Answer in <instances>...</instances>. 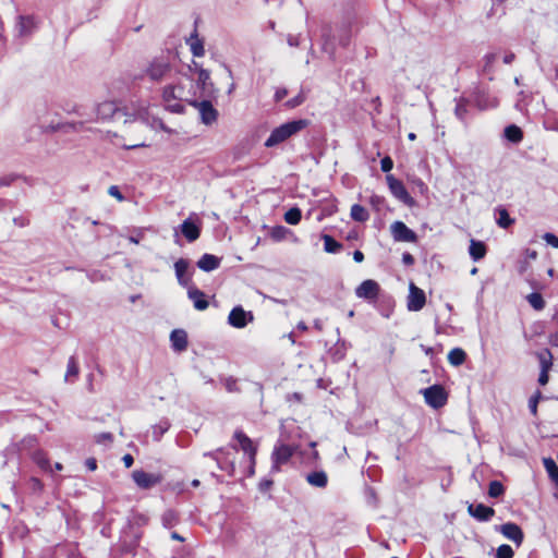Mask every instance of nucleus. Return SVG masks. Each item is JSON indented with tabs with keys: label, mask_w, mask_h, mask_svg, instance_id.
<instances>
[{
	"label": "nucleus",
	"mask_w": 558,
	"mask_h": 558,
	"mask_svg": "<svg viewBox=\"0 0 558 558\" xmlns=\"http://www.w3.org/2000/svg\"><path fill=\"white\" fill-rule=\"evenodd\" d=\"M162 99L168 110L174 113H182L184 110L182 102L192 104L195 99L192 80L184 76L179 78L174 84L165 86Z\"/></svg>",
	"instance_id": "nucleus-1"
},
{
	"label": "nucleus",
	"mask_w": 558,
	"mask_h": 558,
	"mask_svg": "<svg viewBox=\"0 0 558 558\" xmlns=\"http://www.w3.org/2000/svg\"><path fill=\"white\" fill-rule=\"evenodd\" d=\"M118 113H120L118 105L114 101L106 100L95 106L90 113L81 112L80 117H82L83 120L72 122L70 125L75 131H82L84 130L85 123L107 121Z\"/></svg>",
	"instance_id": "nucleus-2"
},
{
	"label": "nucleus",
	"mask_w": 558,
	"mask_h": 558,
	"mask_svg": "<svg viewBox=\"0 0 558 558\" xmlns=\"http://www.w3.org/2000/svg\"><path fill=\"white\" fill-rule=\"evenodd\" d=\"M307 125L308 121L305 119L286 122L271 131L264 145L267 148L276 147L304 130Z\"/></svg>",
	"instance_id": "nucleus-3"
},
{
	"label": "nucleus",
	"mask_w": 558,
	"mask_h": 558,
	"mask_svg": "<svg viewBox=\"0 0 558 558\" xmlns=\"http://www.w3.org/2000/svg\"><path fill=\"white\" fill-rule=\"evenodd\" d=\"M172 66L166 57H156L151 59L144 69L146 75L151 82L159 83L170 74Z\"/></svg>",
	"instance_id": "nucleus-4"
},
{
	"label": "nucleus",
	"mask_w": 558,
	"mask_h": 558,
	"mask_svg": "<svg viewBox=\"0 0 558 558\" xmlns=\"http://www.w3.org/2000/svg\"><path fill=\"white\" fill-rule=\"evenodd\" d=\"M425 402L433 409L442 408L447 403L448 395L441 385H433L421 390Z\"/></svg>",
	"instance_id": "nucleus-5"
},
{
	"label": "nucleus",
	"mask_w": 558,
	"mask_h": 558,
	"mask_svg": "<svg viewBox=\"0 0 558 558\" xmlns=\"http://www.w3.org/2000/svg\"><path fill=\"white\" fill-rule=\"evenodd\" d=\"M386 181L390 193L401 203L409 207L415 205L414 198L409 194L402 181L395 178L392 174L386 175Z\"/></svg>",
	"instance_id": "nucleus-6"
},
{
	"label": "nucleus",
	"mask_w": 558,
	"mask_h": 558,
	"mask_svg": "<svg viewBox=\"0 0 558 558\" xmlns=\"http://www.w3.org/2000/svg\"><path fill=\"white\" fill-rule=\"evenodd\" d=\"M298 450V447L294 445H287L283 442H278L274 451L271 453L272 466L274 471H279L282 464H286L293 453Z\"/></svg>",
	"instance_id": "nucleus-7"
},
{
	"label": "nucleus",
	"mask_w": 558,
	"mask_h": 558,
	"mask_svg": "<svg viewBox=\"0 0 558 558\" xmlns=\"http://www.w3.org/2000/svg\"><path fill=\"white\" fill-rule=\"evenodd\" d=\"M132 110V112H128L125 114L133 116L135 119H138L142 122L149 124L154 129H161L163 131L169 132L168 128L165 126L163 122L160 119L154 117L150 118L148 106H146L145 104H141Z\"/></svg>",
	"instance_id": "nucleus-8"
},
{
	"label": "nucleus",
	"mask_w": 558,
	"mask_h": 558,
	"mask_svg": "<svg viewBox=\"0 0 558 558\" xmlns=\"http://www.w3.org/2000/svg\"><path fill=\"white\" fill-rule=\"evenodd\" d=\"M426 303L425 292L416 287L413 282L409 286V294L407 298V307L410 312L421 311Z\"/></svg>",
	"instance_id": "nucleus-9"
},
{
	"label": "nucleus",
	"mask_w": 558,
	"mask_h": 558,
	"mask_svg": "<svg viewBox=\"0 0 558 558\" xmlns=\"http://www.w3.org/2000/svg\"><path fill=\"white\" fill-rule=\"evenodd\" d=\"M390 232L395 241L397 242H416V233L407 227L402 221H395L390 226Z\"/></svg>",
	"instance_id": "nucleus-10"
},
{
	"label": "nucleus",
	"mask_w": 558,
	"mask_h": 558,
	"mask_svg": "<svg viewBox=\"0 0 558 558\" xmlns=\"http://www.w3.org/2000/svg\"><path fill=\"white\" fill-rule=\"evenodd\" d=\"M132 478L142 489H149L160 484L162 481V476L160 474L147 473L143 470L133 471Z\"/></svg>",
	"instance_id": "nucleus-11"
},
{
	"label": "nucleus",
	"mask_w": 558,
	"mask_h": 558,
	"mask_svg": "<svg viewBox=\"0 0 558 558\" xmlns=\"http://www.w3.org/2000/svg\"><path fill=\"white\" fill-rule=\"evenodd\" d=\"M252 312H246L242 306H235L228 316V323L234 328H244L248 323L253 322Z\"/></svg>",
	"instance_id": "nucleus-12"
},
{
	"label": "nucleus",
	"mask_w": 558,
	"mask_h": 558,
	"mask_svg": "<svg viewBox=\"0 0 558 558\" xmlns=\"http://www.w3.org/2000/svg\"><path fill=\"white\" fill-rule=\"evenodd\" d=\"M191 105L198 109L201 120L204 124L209 125L217 120L218 111L214 108L209 100L197 102L196 99H194Z\"/></svg>",
	"instance_id": "nucleus-13"
},
{
	"label": "nucleus",
	"mask_w": 558,
	"mask_h": 558,
	"mask_svg": "<svg viewBox=\"0 0 558 558\" xmlns=\"http://www.w3.org/2000/svg\"><path fill=\"white\" fill-rule=\"evenodd\" d=\"M190 263L187 259L180 258L174 263L175 277L180 286L189 288L191 286L192 274L189 271Z\"/></svg>",
	"instance_id": "nucleus-14"
},
{
	"label": "nucleus",
	"mask_w": 558,
	"mask_h": 558,
	"mask_svg": "<svg viewBox=\"0 0 558 558\" xmlns=\"http://www.w3.org/2000/svg\"><path fill=\"white\" fill-rule=\"evenodd\" d=\"M379 284L372 279L364 280L355 290V294L361 299L374 300L378 296Z\"/></svg>",
	"instance_id": "nucleus-15"
},
{
	"label": "nucleus",
	"mask_w": 558,
	"mask_h": 558,
	"mask_svg": "<svg viewBox=\"0 0 558 558\" xmlns=\"http://www.w3.org/2000/svg\"><path fill=\"white\" fill-rule=\"evenodd\" d=\"M499 532L508 539L520 546L523 542L524 535L521 527L512 522L505 523L498 527Z\"/></svg>",
	"instance_id": "nucleus-16"
},
{
	"label": "nucleus",
	"mask_w": 558,
	"mask_h": 558,
	"mask_svg": "<svg viewBox=\"0 0 558 558\" xmlns=\"http://www.w3.org/2000/svg\"><path fill=\"white\" fill-rule=\"evenodd\" d=\"M233 437L239 442L244 453L248 454L250 461L254 463L257 449L253 445V441L242 430H235Z\"/></svg>",
	"instance_id": "nucleus-17"
},
{
	"label": "nucleus",
	"mask_w": 558,
	"mask_h": 558,
	"mask_svg": "<svg viewBox=\"0 0 558 558\" xmlns=\"http://www.w3.org/2000/svg\"><path fill=\"white\" fill-rule=\"evenodd\" d=\"M468 512L470 515L478 521H488L495 514V510L492 507L485 506L484 504L469 505Z\"/></svg>",
	"instance_id": "nucleus-18"
},
{
	"label": "nucleus",
	"mask_w": 558,
	"mask_h": 558,
	"mask_svg": "<svg viewBox=\"0 0 558 558\" xmlns=\"http://www.w3.org/2000/svg\"><path fill=\"white\" fill-rule=\"evenodd\" d=\"M187 295L189 299L193 301L194 307L198 311H204L208 307V302L205 299L204 292H202L199 289L195 288L194 286H190L187 288Z\"/></svg>",
	"instance_id": "nucleus-19"
},
{
	"label": "nucleus",
	"mask_w": 558,
	"mask_h": 558,
	"mask_svg": "<svg viewBox=\"0 0 558 558\" xmlns=\"http://www.w3.org/2000/svg\"><path fill=\"white\" fill-rule=\"evenodd\" d=\"M195 69L197 72V87L202 89L205 94H210L213 92V82L210 81V73L202 68H197L195 64Z\"/></svg>",
	"instance_id": "nucleus-20"
},
{
	"label": "nucleus",
	"mask_w": 558,
	"mask_h": 558,
	"mask_svg": "<svg viewBox=\"0 0 558 558\" xmlns=\"http://www.w3.org/2000/svg\"><path fill=\"white\" fill-rule=\"evenodd\" d=\"M173 350L181 352L187 347V335L183 329H174L170 335Z\"/></svg>",
	"instance_id": "nucleus-21"
},
{
	"label": "nucleus",
	"mask_w": 558,
	"mask_h": 558,
	"mask_svg": "<svg viewBox=\"0 0 558 558\" xmlns=\"http://www.w3.org/2000/svg\"><path fill=\"white\" fill-rule=\"evenodd\" d=\"M181 232L189 242H194L199 238L201 229L193 221L186 219L181 225Z\"/></svg>",
	"instance_id": "nucleus-22"
},
{
	"label": "nucleus",
	"mask_w": 558,
	"mask_h": 558,
	"mask_svg": "<svg viewBox=\"0 0 558 558\" xmlns=\"http://www.w3.org/2000/svg\"><path fill=\"white\" fill-rule=\"evenodd\" d=\"M219 266L220 258L211 254H204L197 262V267L204 271H213Z\"/></svg>",
	"instance_id": "nucleus-23"
},
{
	"label": "nucleus",
	"mask_w": 558,
	"mask_h": 558,
	"mask_svg": "<svg viewBox=\"0 0 558 558\" xmlns=\"http://www.w3.org/2000/svg\"><path fill=\"white\" fill-rule=\"evenodd\" d=\"M36 28V22L32 16H20L17 23V32L22 37L29 36Z\"/></svg>",
	"instance_id": "nucleus-24"
},
{
	"label": "nucleus",
	"mask_w": 558,
	"mask_h": 558,
	"mask_svg": "<svg viewBox=\"0 0 558 558\" xmlns=\"http://www.w3.org/2000/svg\"><path fill=\"white\" fill-rule=\"evenodd\" d=\"M487 252L486 245L482 241L472 239L470 241L469 254L474 262H477L485 257Z\"/></svg>",
	"instance_id": "nucleus-25"
},
{
	"label": "nucleus",
	"mask_w": 558,
	"mask_h": 558,
	"mask_svg": "<svg viewBox=\"0 0 558 558\" xmlns=\"http://www.w3.org/2000/svg\"><path fill=\"white\" fill-rule=\"evenodd\" d=\"M306 481L312 486L324 488L328 483V477L324 471H315L307 474Z\"/></svg>",
	"instance_id": "nucleus-26"
},
{
	"label": "nucleus",
	"mask_w": 558,
	"mask_h": 558,
	"mask_svg": "<svg viewBox=\"0 0 558 558\" xmlns=\"http://www.w3.org/2000/svg\"><path fill=\"white\" fill-rule=\"evenodd\" d=\"M80 373L77 361L74 356H71L68 361L66 373L64 376L65 381L73 383L77 378Z\"/></svg>",
	"instance_id": "nucleus-27"
},
{
	"label": "nucleus",
	"mask_w": 558,
	"mask_h": 558,
	"mask_svg": "<svg viewBox=\"0 0 558 558\" xmlns=\"http://www.w3.org/2000/svg\"><path fill=\"white\" fill-rule=\"evenodd\" d=\"M505 137L512 143H519L523 138V133L519 126L511 124L505 129Z\"/></svg>",
	"instance_id": "nucleus-28"
},
{
	"label": "nucleus",
	"mask_w": 558,
	"mask_h": 558,
	"mask_svg": "<svg viewBox=\"0 0 558 558\" xmlns=\"http://www.w3.org/2000/svg\"><path fill=\"white\" fill-rule=\"evenodd\" d=\"M350 216H351V218L353 220L359 221V222H364L369 217V215H368L367 210L365 209V207H363L360 204H354L351 207Z\"/></svg>",
	"instance_id": "nucleus-29"
},
{
	"label": "nucleus",
	"mask_w": 558,
	"mask_h": 558,
	"mask_svg": "<svg viewBox=\"0 0 558 558\" xmlns=\"http://www.w3.org/2000/svg\"><path fill=\"white\" fill-rule=\"evenodd\" d=\"M187 44L190 45L191 51L193 56L195 57H203L205 53L203 41L196 36L193 35L187 40Z\"/></svg>",
	"instance_id": "nucleus-30"
},
{
	"label": "nucleus",
	"mask_w": 558,
	"mask_h": 558,
	"mask_svg": "<svg viewBox=\"0 0 558 558\" xmlns=\"http://www.w3.org/2000/svg\"><path fill=\"white\" fill-rule=\"evenodd\" d=\"M544 468L548 473L549 477L555 482L558 486V466L556 462L551 458H545L543 460Z\"/></svg>",
	"instance_id": "nucleus-31"
},
{
	"label": "nucleus",
	"mask_w": 558,
	"mask_h": 558,
	"mask_svg": "<svg viewBox=\"0 0 558 558\" xmlns=\"http://www.w3.org/2000/svg\"><path fill=\"white\" fill-rule=\"evenodd\" d=\"M466 354L462 349L454 348L448 354V361L454 366L461 365L465 361Z\"/></svg>",
	"instance_id": "nucleus-32"
},
{
	"label": "nucleus",
	"mask_w": 558,
	"mask_h": 558,
	"mask_svg": "<svg viewBox=\"0 0 558 558\" xmlns=\"http://www.w3.org/2000/svg\"><path fill=\"white\" fill-rule=\"evenodd\" d=\"M496 213L498 215L497 225L500 228L506 229L514 222V220L512 218H510L506 208L499 207L496 209Z\"/></svg>",
	"instance_id": "nucleus-33"
},
{
	"label": "nucleus",
	"mask_w": 558,
	"mask_h": 558,
	"mask_svg": "<svg viewBox=\"0 0 558 558\" xmlns=\"http://www.w3.org/2000/svg\"><path fill=\"white\" fill-rule=\"evenodd\" d=\"M220 454H228V449H225V448H219L213 452H206L204 453V457H210L213 458L216 462H217V465L220 470H226L227 466V461L226 460H222L220 458Z\"/></svg>",
	"instance_id": "nucleus-34"
},
{
	"label": "nucleus",
	"mask_w": 558,
	"mask_h": 558,
	"mask_svg": "<svg viewBox=\"0 0 558 558\" xmlns=\"http://www.w3.org/2000/svg\"><path fill=\"white\" fill-rule=\"evenodd\" d=\"M323 240L325 251L328 253H337L342 247V245L339 242H337L332 236L328 234L323 235Z\"/></svg>",
	"instance_id": "nucleus-35"
},
{
	"label": "nucleus",
	"mask_w": 558,
	"mask_h": 558,
	"mask_svg": "<svg viewBox=\"0 0 558 558\" xmlns=\"http://www.w3.org/2000/svg\"><path fill=\"white\" fill-rule=\"evenodd\" d=\"M454 114L460 121H464L468 114V100L459 98L456 104Z\"/></svg>",
	"instance_id": "nucleus-36"
},
{
	"label": "nucleus",
	"mask_w": 558,
	"mask_h": 558,
	"mask_svg": "<svg viewBox=\"0 0 558 558\" xmlns=\"http://www.w3.org/2000/svg\"><path fill=\"white\" fill-rule=\"evenodd\" d=\"M301 218H302V213H301L300 208H298V207L290 208L284 214V220L289 225H293V226L298 225L300 222Z\"/></svg>",
	"instance_id": "nucleus-37"
},
{
	"label": "nucleus",
	"mask_w": 558,
	"mask_h": 558,
	"mask_svg": "<svg viewBox=\"0 0 558 558\" xmlns=\"http://www.w3.org/2000/svg\"><path fill=\"white\" fill-rule=\"evenodd\" d=\"M34 462L44 471H51L49 459L41 451H37L33 456Z\"/></svg>",
	"instance_id": "nucleus-38"
},
{
	"label": "nucleus",
	"mask_w": 558,
	"mask_h": 558,
	"mask_svg": "<svg viewBox=\"0 0 558 558\" xmlns=\"http://www.w3.org/2000/svg\"><path fill=\"white\" fill-rule=\"evenodd\" d=\"M527 301H529L530 305L537 311H541L545 307V301H544L543 296L537 292H533V293L529 294Z\"/></svg>",
	"instance_id": "nucleus-39"
},
{
	"label": "nucleus",
	"mask_w": 558,
	"mask_h": 558,
	"mask_svg": "<svg viewBox=\"0 0 558 558\" xmlns=\"http://www.w3.org/2000/svg\"><path fill=\"white\" fill-rule=\"evenodd\" d=\"M170 423L167 420L160 421L153 427L154 437L159 440L160 437L169 429Z\"/></svg>",
	"instance_id": "nucleus-40"
},
{
	"label": "nucleus",
	"mask_w": 558,
	"mask_h": 558,
	"mask_svg": "<svg viewBox=\"0 0 558 558\" xmlns=\"http://www.w3.org/2000/svg\"><path fill=\"white\" fill-rule=\"evenodd\" d=\"M161 521H162L163 526L172 527L178 522L177 513L174 511H172V510H167L162 514Z\"/></svg>",
	"instance_id": "nucleus-41"
},
{
	"label": "nucleus",
	"mask_w": 558,
	"mask_h": 558,
	"mask_svg": "<svg viewBox=\"0 0 558 558\" xmlns=\"http://www.w3.org/2000/svg\"><path fill=\"white\" fill-rule=\"evenodd\" d=\"M221 381L228 392H239L240 391L236 378L229 376V377L222 378Z\"/></svg>",
	"instance_id": "nucleus-42"
},
{
	"label": "nucleus",
	"mask_w": 558,
	"mask_h": 558,
	"mask_svg": "<svg viewBox=\"0 0 558 558\" xmlns=\"http://www.w3.org/2000/svg\"><path fill=\"white\" fill-rule=\"evenodd\" d=\"M504 494V486L498 481H493L489 483L488 495L490 497L497 498Z\"/></svg>",
	"instance_id": "nucleus-43"
},
{
	"label": "nucleus",
	"mask_w": 558,
	"mask_h": 558,
	"mask_svg": "<svg viewBox=\"0 0 558 558\" xmlns=\"http://www.w3.org/2000/svg\"><path fill=\"white\" fill-rule=\"evenodd\" d=\"M513 555L512 548L507 544L500 545L496 551V558H512Z\"/></svg>",
	"instance_id": "nucleus-44"
},
{
	"label": "nucleus",
	"mask_w": 558,
	"mask_h": 558,
	"mask_svg": "<svg viewBox=\"0 0 558 558\" xmlns=\"http://www.w3.org/2000/svg\"><path fill=\"white\" fill-rule=\"evenodd\" d=\"M539 363H541V369H546L547 372L551 367V354L549 351H546L544 353L539 354Z\"/></svg>",
	"instance_id": "nucleus-45"
},
{
	"label": "nucleus",
	"mask_w": 558,
	"mask_h": 558,
	"mask_svg": "<svg viewBox=\"0 0 558 558\" xmlns=\"http://www.w3.org/2000/svg\"><path fill=\"white\" fill-rule=\"evenodd\" d=\"M288 232V229L282 227V226H277V227H274L270 231V236L276 240V241H280L282 239H284L286 234Z\"/></svg>",
	"instance_id": "nucleus-46"
},
{
	"label": "nucleus",
	"mask_w": 558,
	"mask_h": 558,
	"mask_svg": "<svg viewBox=\"0 0 558 558\" xmlns=\"http://www.w3.org/2000/svg\"><path fill=\"white\" fill-rule=\"evenodd\" d=\"M380 168L384 172H389L393 168V161L389 156H386L380 161Z\"/></svg>",
	"instance_id": "nucleus-47"
},
{
	"label": "nucleus",
	"mask_w": 558,
	"mask_h": 558,
	"mask_svg": "<svg viewBox=\"0 0 558 558\" xmlns=\"http://www.w3.org/2000/svg\"><path fill=\"white\" fill-rule=\"evenodd\" d=\"M543 239L547 244L558 248V238L554 233L547 232L543 235Z\"/></svg>",
	"instance_id": "nucleus-48"
},
{
	"label": "nucleus",
	"mask_w": 558,
	"mask_h": 558,
	"mask_svg": "<svg viewBox=\"0 0 558 558\" xmlns=\"http://www.w3.org/2000/svg\"><path fill=\"white\" fill-rule=\"evenodd\" d=\"M304 102V96L299 94L298 96L291 98L287 101V106L289 108H295Z\"/></svg>",
	"instance_id": "nucleus-49"
},
{
	"label": "nucleus",
	"mask_w": 558,
	"mask_h": 558,
	"mask_svg": "<svg viewBox=\"0 0 558 558\" xmlns=\"http://www.w3.org/2000/svg\"><path fill=\"white\" fill-rule=\"evenodd\" d=\"M95 438L98 444H104V442H111L113 439V436L110 433H100V434L96 435Z\"/></svg>",
	"instance_id": "nucleus-50"
},
{
	"label": "nucleus",
	"mask_w": 558,
	"mask_h": 558,
	"mask_svg": "<svg viewBox=\"0 0 558 558\" xmlns=\"http://www.w3.org/2000/svg\"><path fill=\"white\" fill-rule=\"evenodd\" d=\"M109 195L116 197L118 201H123L124 197L121 194L119 187L117 185H111L108 190Z\"/></svg>",
	"instance_id": "nucleus-51"
},
{
	"label": "nucleus",
	"mask_w": 558,
	"mask_h": 558,
	"mask_svg": "<svg viewBox=\"0 0 558 558\" xmlns=\"http://www.w3.org/2000/svg\"><path fill=\"white\" fill-rule=\"evenodd\" d=\"M15 178L16 177L13 174H8L0 178V186H9L15 180Z\"/></svg>",
	"instance_id": "nucleus-52"
},
{
	"label": "nucleus",
	"mask_w": 558,
	"mask_h": 558,
	"mask_svg": "<svg viewBox=\"0 0 558 558\" xmlns=\"http://www.w3.org/2000/svg\"><path fill=\"white\" fill-rule=\"evenodd\" d=\"M548 372L546 369H541L539 376H538V383L542 386H545L548 383Z\"/></svg>",
	"instance_id": "nucleus-53"
},
{
	"label": "nucleus",
	"mask_w": 558,
	"mask_h": 558,
	"mask_svg": "<svg viewBox=\"0 0 558 558\" xmlns=\"http://www.w3.org/2000/svg\"><path fill=\"white\" fill-rule=\"evenodd\" d=\"M339 43L343 47L349 45V43H350V33H349V31H343V35L340 36Z\"/></svg>",
	"instance_id": "nucleus-54"
},
{
	"label": "nucleus",
	"mask_w": 558,
	"mask_h": 558,
	"mask_svg": "<svg viewBox=\"0 0 558 558\" xmlns=\"http://www.w3.org/2000/svg\"><path fill=\"white\" fill-rule=\"evenodd\" d=\"M85 465L89 471H95L97 469V461L94 458H88Z\"/></svg>",
	"instance_id": "nucleus-55"
},
{
	"label": "nucleus",
	"mask_w": 558,
	"mask_h": 558,
	"mask_svg": "<svg viewBox=\"0 0 558 558\" xmlns=\"http://www.w3.org/2000/svg\"><path fill=\"white\" fill-rule=\"evenodd\" d=\"M122 461H123L125 468H131L134 463L133 457L129 453L123 456Z\"/></svg>",
	"instance_id": "nucleus-56"
},
{
	"label": "nucleus",
	"mask_w": 558,
	"mask_h": 558,
	"mask_svg": "<svg viewBox=\"0 0 558 558\" xmlns=\"http://www.w3.org/2000/svg\"><path fill=\"white\" fill-rule=\"evenodd\" d=\"M537 398H532L530 401H529V408L531 410V412L533 414H536V411H537Z\"/></svg>",
	"instance_id": "nucleus-57"
},
{
	"label": "nucleus",
	"mask_w": 558,
	"mask_h": 558,
	"mask_svg": "<svg viewBox=\"0 0 558 558\" xmlns=\"http://www.w3.org/2000/svg\"><path fill=\"white\" fill-rule=\"evenodd\" d=\"M402 262L405 265H412L414 263V257L410 253H404L402 255Z\"/></svg>",
	"instance_id": "nucleus-58"
},
{
	"label": "nucleus",
	"mask_w": 558,
	"mask_h": 558,
	"mask_svg": "<svg viewBox=\"0 0 558 558\" xmlns=\"http://www.w3.org/2000/svg\"><path fill=\"white\" fill-rule=\"evenodd\" d=\"M288 92L287 89H278L275 94L276 101H280L287 96Z\"/></svg>",
	"instance_id": "nucleus-59"
},
{
	"label": "nucleus",
	"mask_w": 558,
	"mask_h": 558,
	"mask_svg": "<svg viewBox=\"0 0 558 558\" xmlns=\"http://www.w3.org/2000/svg\"><path fill=\"white\" fill-rule=\"evenodd\" d=\"M288 44H289L291 47H296V46H299V37H298V36H293V35H289V37H288Z\"/></svg>",
	"instance_id": "nucleus-60"
},
{
	"label": "nucleus",
	"mask_w": 558,
	"mask_h": 558,
	"mask_svg": "<svg viewBox=\"0 0 558 558\" xmlns=\"http://www.w3.org/2000/svg\"><path fill=\"white\" fill-rule=\"evenodd\" d=\"M353 259L356 263H362L364 260V254L361 251H354L353 253Z\"/></svg>",
	"instance_id": "nucleus-61"
},
{
	"label": "nucleus",
	"mask_w": 558,
	"mask_h": 558,
	"mask_svg": "<svg viewBox=\"0 0 558 558\" xmlns=\"http://www.w3.org/2000/svg\"><path fill=\"white\" fill-rule=\"evenodd\" d=\"M514 60V54L513 53H507L505 57H504V62L506 64H510L512 61Z\"/></svg>",
	"instance_id": "nucleus-62"
},
{
	"label": "nucleus",
	"mask_w": 558,
	"mask_h": 558,
	"mask_svg": "<svg viewBox=\"0 0 558 558\" xmlns=\"http://www.w3.org/2000/svg\"><path fill=\"white\" fill-rule=\"evenodd\" d=\"M171 538L174 539V541H179V542H183L184 541V537H182L179 533L177 532H172L171 533Z\"/></svg>",
	"instance_id": "nucleus-63"
},
{
	"label": "nucleus",
	"mask_w": 558,
	"mask_h": 558,
	"mask_svg": "<svg viewBox=\"0 0 558 558\" xmlns=\"http://www.w3.org/2000/svg\"><path fill=\"white\" fill-rule=\"evenodd\" d=\"M32 483H33L34 488L41 489L43 485L38 478H35V477L32 478Z\"/></svg>",
	"instance_id": "nucleus-64"
}]
</instances>
